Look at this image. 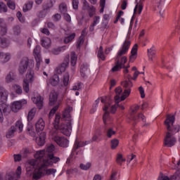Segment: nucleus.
<instances>
[{"label": "nucleus", "instance_id": "nucleus-1", "mask_svg": "<svg viewBox=\"0 0 180 180\" xmlns=\"http://www.w3.org/2000/svg\"><path fill=\"white\" fill-rule=\"evenodd\" d=\"M175 123V115H168L165 121L167 132L164 140V145L166 147H173L176 143V139L174 137V134L178 133L180 130L179 125H174Z\"/></svg>", "mask_w": 180, "mask_h": 180}, {"label": "nucleus", "instance_id": "nucleus-2", "mask_svg": "<svg viewBox=\"0 0 180 180\" xmlns=\"http://www.w3.org/2000/svg\"><path fill=\"white\" fill-rule=\"evenodd\" d=\"M44 168H46L40 160H31L26 165L27 175L32 176V179L38 180L44 175Z\"/></svg>", "mask_w": 180, "mask_h": 180}, {"label": "nucleus", "instance_id": "nucleus-3", "mask_svg": "<svg viewBox=\"0 0 180 180\" xmlns=\"http://www.w3.org/2000/svg\"><path fill=\"white\" fill-rule=\"evenodd\" d=\"M46 150H38L34 155V158L38 160L39 162L44 166L46 167H53V164H57V162H60V158L54 156V153H49L48 155V158L46 159Z\"/></svg>", "mask_w": 180, "mask_h": 180}, {"label": "nucleus", "instance_id": "nucleus-4", "mask_svg": "<svg viewBox=\"0 0 180 180\" xmlns=\"http://www.w3.org/2000/svg\"><path fill=\"white\" fill-rule=\"evenodd\" d=\"M22 103L25 105V103H27V101H26V100L22 101H14L11 107L6 103L0 104V123L4 122V115H9L11 110L15 112H18V110H20V109H22Z\"/></svg>", "mask_w": 180, "mask_h": 180}, {"label": "nucleus", "instance_id": "nucleus-5", "mask_svg": "<svg viewBox=\"0 0 180 180\" xmlns=\"http://www.w3.org/2000/svg\"><path fill=\"white\" fill-rule=\"evenodd\" d=\"M63 117L66 120V123H63L59 125V130L60 133H63L65 136H71V131H72V126L71 124V114H70V108H66L63 114Z\"/></svg>", "mask_w": 180, "mask_h": 180}, {"label": "nucleus", "instance_id": "nucleus-6", "mask_svg": "<svg viewBox=\"0 0 180 180\" xmlns=\"http://www.w3.org/2000/svg\"><path fill=\"white\" fill-rule=\"evenodd\" d=\"M131 44V41H127V39H126L122 44V49H120L118 51L117 56L115 57L117 60L115 62V65L111 69V71H112V72L120 71V70L123 68L122 66L120 65V60H119V58H120L122 56H124V54H126V53L129 51Z\"/></svg>", "mask_w": 180, "mask_h": 180}, {"label": "nucleus", "instance_id": "nucleus-7", "mask_svg": "<svg viewBox=\"0 0 180 180\" xmlns=\"http://www.w3.org/2000/svg\"><path fill=\"white\" fill-rule=\"evenodd\" d=\"M34 67V60L29 59L27 57L22 58L18 65V72L20 75H23L26 71H33L32 68Z\"/></svg>", "mask_w": 180, "mask_h": 180}, {"label": "nucleus", "instance_id": "nucleus-8", "mask_svg": "<svg viewBox=\"0 0 180 180\" xmlns=\"http://www.w3.org/2000/svg\"><path fill=\"white\" fill-rule=\"evenodd\" d=\"M58 99V94L56 91L51 92L49 95V106H53V108L49 112V117H51L52 116H54L56 114V112L58 110V108H60V103H58L57 101ZM55 105V106H54Z\"/></svg>", "mask_w": 180, "mask_h": 180}, {"label": "nucleus", "instance_id": "nucleus-9", "mask_svg": "<svg viewBox=\"0 0 180 180\" xmlns=\"http://www.w3.org/2000/svg\"><path fill=\"white\" fill-rule=\"evenodd\" d=\"M33 81H34V71L30 70L28 72H27L26 79H24L22 83L23 89L26 94H28V92L30 91L29 82H33Z\"/></svg>", "mask_w": 180, "mask_h": 180}, {"label": "nucleus", "instance_id": "nucleus-10", "mask_svg": "<svg viewBox=\"0 0 180 180\" xmlns=\"http://www.w3.org/2000/svg\"><path fill=\"white\" fill-rule=\"evenodd\" d=\"M17 130H19V131H23V123H22L21 121H17L15 123V127L12 126L10 128L6 135V139H12V137H14L15 133Z\"/></svg>", "mask_w": 180, "mask_h": 180}, {"label": "nucleus", "instance_id": "nucleus-11", "mask_svg": "<svg viewBox=\"0 0 180 180\" xmlns=\"http://www.w3.org/2000/svg\"><path fill=\"white\" fill-rule=\"evenodd\" d=\"M61 119V115L60 114H56V117L53 124V129L50 131V135L52 136L53 140H54V137H59L57 134H58V130H60L59 125L60 120Z\"/></svg>", "mask_w": 180, "mask_h": 180}, {"label": "nucleus", "instance_id": "nucleus-12", "mask_svg": "<svg viewBox=\"0 0 180 180\" xmlns=\"http://www.w3.org/2000/svg\"><path fill=\"white\" fill-rule=\"evenodd\" d=\"M139 109H140V106L136 105L134 107V108L131 110V119L134 122V123H133L134 126H136L137 121L140 119H141V120H142V122H143V123L146 122V116H144V115H143V113H139L137 115H134V113H136V112H137V110H139Z\"/></svg>", "mask_w": 180, "mask_h": 180}, {"label": "nucleus", "instance_id": "nucleus-13", "mask_svg": "<svg viewBox=\"0 0 180 180\" xmlns=\"http://www.w3.org/2000/svg\"><path fill=\"white\" fill-rule=\"evenodd\" d=\"M53 141L58 144V146L63 147V148L68 147V144L70 143L68 139L64 136H55L53 138Z\"/></svg>", "mask_w": 180, "mask_h": 180}, {"label": "nucleus", "instance_id": "nucleus-14", "mask_svg": "<svg viewBox=\"0 0 180 180\" xmlns=\"http://www.w3.org/2000/svg\"><path fill=\"white\" fill-rule=\"evenodd\" d=\"M8 95H9L8 91H6L5 88L0 86V101L3 102V103H5L4 102L8 101Z\"/></svg>", "mask_w": 180, "mask_h": 180}, {"label": "nucleus", "instance_id": "nucleus-15", "mask_svg": "<svg viewBox=\"0 0 180 180\" xmlns=\"http://www.w3.org/2000/svg\"><path fill=\"white\" fill-rule=\"evenodd\" d=\"M45 125L46 124L44 123V120H43V118H39L35 124V127L37 133L43 131V130H44Z\"/></svg>", "mask_w": 180, "mask_h": 180}, {"label": "nucleus", "instance_id": "nucleus-16", "mask_svg": "<svg viewBox=\"0 0 180 180\" xmlns=\"http://www.w3.org/2000/svg\"><path fill=\"white\" fill-rule=\"evenodd\" d=\"M32 101L34 103H35V105H37L39 109H41V108H43V99H41V96L38 95L32 97Z\"/></svg>", "mask_w": 180, "mask_h": 180}, {"label": "nucleus", "instance_id": "nucleus-17", "mask_svg": "<svg viewBox=\"0 0 180 180\" xmlns=\"http://www.w3.org/2000/svg\"><path fill=\"white\" fill-rule=\"evenodd\" d=\"M68 61L65 60L62 63L58 68H56V74H63V72H65L67 70V67H68Z\"/></svg>", "mask_w": 180, "mask_h": 180}, {"label": "nucleus", "instance_id": "nucleus-18", "mask_svg": "<svg viewBox=\"0 0 180 180\" xmlns=\"http://www.w3.org/2000/svg\"><path fill=\"white\" fill-rule=\"evenodd\" d=\"M85 146V142L84 141H79L78 140H75L73 148L72 150V153L74 154V153H75V151H77V150H78V148H81V147H84Z\"/></svg>", "mask_w": 180, "mask_h": 180}, {"label": "nucleus", "instance_id": "nucleus-19", "mask_svg": "<svg viewBox=\"0 0 180 180\" xmlns=\"http://www.w3.org/2000/svg\"><path fill=\"white\" fill-rule=\"evenodd\" d=\"M11 60V53L0 52V61L1 63H8Z\"/></svg>", "mask_w": 180, "mask_h": 180}, {"label": "nucleus", "instance_id": "nucleus-20", "mask_svg": "<svg viewBox=\"0 0 180 180\" xmlns=\"http://www.w3.org/2000/svg\"><path fill=\"white\" fill-rule=\"evenodd\" d=\"M108 109H109V105H105L103 108V111L105 112V114L103 116V123L105 124V131H106V120L109 119V112L108 111Z\"/></svg>", "mask_w": 180, "mask_h": 180}, {"label": "nucleus", "instance_id": "nucleus-21", "mask_svg": "<svg viewBox=\"0 0 180 180\" xmlns=\"http://www.w3.org/2000/svg\"><path fill=\"white\" fill-rule=\"evenodd\" d=\"M99 20H101V17L98 15L94 16V21L89 27L90 32H94L95 30V26L99 23Z\"/></svg>", "mask_w": 180, "mask_h": 180}, {"label": "nucleus", "instance_id": "nucleus-22", "mask_svg": "<svg viewBox=\"0 0 180 180\" xmlns=\"http://www.w3.org/2000/svg\"><path fill=\"white\" fill-rule=\"evenodd\" d=\"M41 52V47L39 45H37L33 51L34 58H41V55L40 54Z\"/></svg>", "mask_w": 180, "mask_h": 180}, {"label": "nucleus", "instance_id": "nucleus-23", "mask_svg": "<svg viewBox=\"0 0 180 180\" xmlns=\"http://www.w3.org/2000/svg\"><path fill=\"white\" fill-rule=\"evenodd\" d=\"M86 33V29H84L82 31V34L79 38V40L77 41V49H79L81 47V44H82V43H84V37H85Z\"/></svg>", "mask_w": 180, "mask_h": 180}, {"label": "nucleus", "instance_id": "nucleus-24", "mask_svg": "<svg viewBox=\"0 0 180 180\" xmlns=\"http://www.w3.org/2000/svg\"><path fill=\"white\" fill-rule=\"evenodd\" d=\"M11 44L9 40H7L6 38L0 37V46L2 49H6Z\"/></svg>", "mask_w": 180, "mask_h": 180}, {"label": "nucleus", "instance_id": "nucleus-25", "mask_svg": "<svg viewBox=\"0 0 180 180\" xmlns=\"http://www.w3.org/2000/svg\"><path fill=\"white\" fill-rule=\"evenodd\" d=\"M41 44L42 47L48 49L51 44V40L49 38H45L41 40Z\"/></svg>", "mask_w": 180, "mask_h": 180}, {"label": "nucleus", "instance_id": "nucleus-26", "mask_svg": "<svg viewBox=\"0 0 180 180\" xmlns=\"http://www.w3.org/2000/svg\"><path fill=\"white\" fill-rule=\"evenodd\" d=\"M58 82H60V77H58V75H54L51 79V84L53 86H56V85H58Z\"/></svg>", "mask_w": 180, "mask_h": 180}, {"label": "nucleus", "instance_id": "nucleus-27", "mask_svg": "<svg viewBox=\"0 0 180 180\" xmlns=\"http://www.w3.org/2000/svg\"><path fill=\"white\" fill-rule=\"evenodd\" d=\"M158 5V8L160 10L159 13L160 16H162L164 13V10H162V6L164 5V3L165 2V0H156Z\"/></svg>", "mask_w": 180, "mask_h": 180}, {"label": "nucleus", "instance_id": "nucleus-28", "mask_svg": "<svg viewBox=\"0 0 180 180\" xmlns=\"http://www.w3.org/2000/svg\"><path fill=\"white\" fill-rule=\"evenodd\" d=\"M33 1H30L27 4H25L22 7L23 12H27L28 11H30V9L33 8Z\"/></svg>", "mask_w": 180, "mask_h": 180}, {"label": "nucleus", "instance_id": "nucleus-29", "mask_svg": "<svg viewBox=\"0 0 180 180\" xmlns=\"http://www.w3.org/2000/svg\"><path fill=\"white\" fill-rule=\"evenodd\" d=\"M88 67H89V65H88V63H83L81 65L80 68V72H81V75L82 77H85L86 71H88Z\"/></svg>", "mask_w": 180, "mask_h": 180}, {"label": "nucleus", "instance_id": "nucleus-30", "mask_svg": "<svg viewBox=\"0 0 180 180\" xmlns=\"http://www.w3.org/2000/svg\"><path fill=\"white\" fill-rule=\"evenodd\" d=\"M15 73L10 72L6 77V81L8 84H10V82H13V81H15Z\"/></svg>", "mask_w": 180, "mask_h": 180}, {"label": "nucleus", "instance_id": "nucleus-31", "mask_svg": "<svg viewBox=\"0 0 180 180\" xmlns=\"http://www.w3.org/2000/svg\"><path fill=\"white\" fill-rule=\"evenodd\" d=\"M122 86L125 89H131L133 87V83L130 80H126L121 83Z\"/></svg>", "mask_w": 180, "mask_h": 180}, {"label": "nucleus", "instance_id": "nucleus-32", "mask_svg": "<svg viewBox=\"0 0 180 180\" xmlns=\"http://www.w3.org/2000/svg\"><path fill=\"white\" fill-rule=\"evenodd\" d=\"M27 134L31 136V137H36V132L33 129V126L30 124H28L27 127Z\"/></svg>", "mask_w": 180, "mask_h": 180}, {"label": "nucleus", "instance_id": "nucleus-33", "mask_svg": "<svg viewBox=\"0 0 180 180\" xmlns=\"http://www.w3.org/2000/svg\"><path fill=\"white\" fill-rule=\"evenodd\" d=\"M44 172H45V175H53V176H56V172H57V169H46L44 168Z\"/></svg>", "mask_w": 180, "mask_h": 180}, {"label": "nucleus", "instance_id": "nucleus-34", "mask_svg": "<svg viewBox=\"0 0 180 180\" xmlns=\"http://www.w3.org/2000/svg\"><path fill=\"white\" fill-rule=\"evenodd\" d=\"M54 4H56V0H49V3L43 6V7L45 10L50 11L54 6Z\"/></svg>", "mask_w": 180, "mask_h": 180}, {"label": "nucleus", "instance_id": "nucleus-35", "mask_svg": "<svg viewBox=\"0 0 180 180\" xmlns=\"http://www.w3.org/2000/svg\"><path fill=\"white\" fill-rule=\"evenodd\" d=\"M70 64L72 67H75L77 64V56H75V52H72L70 55Z\"/></svg>", "mask_w": 180, "mask_h": 180}, {"label": "nucleus", "instance_id": "nucleus-36", "mask_svg": "<svg viewBox=\"0 0 180 180\" xmlns=\"http://www.w3.org/2000/svg\"><path fill=\"white\" fill-rule=\"evenodd\" d=\"M36 115V109L32 108L28 113L27 115V121L32 122L33 120V118L34 117V115Z\"/></svg>", "mask_w": 180, "mask_h": 180}, {"label": "nucleus", "instance_id": "nucleus-37", "mask_svg": "<svg viewBox=\"0 0 180 180\" xmlns=\"http://www.w3.org/2000/svg\"><path fill=\"white\" fill-rule=\"evenodd\" d=\"M75 39V33H72L68 37H65L64 39V43L65 44H68V43H70V41H72Z\"/></svg>", "mask_w": 180, "mask_h": 180}, {"label": "nucleus", "instance_id": "nucleus-38", "mask_svg": "<svg viewBox=\"0 0 180 180\" xmlns=\"http://www.w3.org/2000/svg\"><path fill=\"white\" fill-rule=\"evenodd\" d=\"M100 101H101V100L99 98H97L95 101L94 104L93 105V108L90 110V113L94 114V112H96V109H97L98 106H99V102Z\"/></svg>", "mask_w": 180, "mask_h": 180}, {"label": "nucleus", "instance_id": "nucleus-39", "mask_svg": "<svg viewBox=\"0 0 180 180\" xmlns=\"http://www.w3.org/2000/svg\"><path fill=\"white\" fill-rule=\"evenodd\" d=\"M91 165H92L91 164V162H87L86 165L84 163H81L79 165V168L82 169L83 171H88V169L91 168Z\"/></svg>", "mask_w": 180, "mask_h": 180}, {"label": "nucleus", "instance_id": "nucleus-40", "mask_svg": "<svg viewBox=\"0 0 180 180\" xmlns=\"http://www.w3.org/2000/svg\"><path fill=\"white\" fill-rule=\"evenodd\" d=\"M63 82L64 86H68V82H70V75L68 73H65L63 75Z\"/></svg>", "mask_w": 180, "mask_h": 180}, {"label": "nucleus", "instance_id": "nucleus-41", "mask_svg": "<svg viewBox=\"0 0 180 180\" xmlns=\"http://www.w3.org/2000/svg\"><path fill=\"white\" fill-rule=\"evenodd\" d=\"M59 10L63 14L67 13V4L65 3H62L59 5Z\"/></svg>", "mask_w": 180, "mask_h": 180}, {"label": "nucleus", "instance_id": "nucleus-42", "mask_svg": "<svg viewBox=\"0 0 180 180\" xmlns=\"http://www.w3.org/2000/svg\"><path fill=\"white\" fill-rule=\"evenodd\" d=\"M116 162L117 163H118L119 165L122 166V162H126V159L123 158V155L122 154H118Z\"/></svg>", "mask_w": 180, "mask_h": 180}, {"label": "nucleus", "instance_id": "nucleus-43", "mask_svg": "<svg viewBox=\"0 0 180 180\" xmlns=\"http://www.w3.org/2000/svg\"><path fill=\"white\" fill-rule=\"evenodd\" d=\"M8 12V7H6V4H4V2L0 1V13Z\"/></svg>", "mask_w": 180, "mask_h": 180}, {"label": "nucleus", "instance_id": "nucleus-44", "mask_svg": "<svg viewBox=\"0 0 180 180\" xmlns=\"http://www.w3.org/2000/svg\"><path fill=\"white\" fill-rule=\"evenodd\" d=\"M13 34L15 36H19L20 34V27L19 25H15L13 27Z\"/></svg>", "mask_w": 180, "mask_h": 180}, {"label": "nucleus", "instance_id": "nucleus-45", "mask_svg": "<svg viewBox=\"0 0 180 180\" xmlns=\"http://www.w3.org/2000/svg\"><path fill=\"white\" fill-rule=\"evenodd\" d=\"M63 50H64V46L59 47L57 49H53L52 50V54H54L55 56H58V54H60V53H61Z\"/></svg>", "mask_w": 180, "mask_h": 180}, {"label": "nucleus", "instance_id": "nucleus-46", "mask_svg": "<svg viewBox=\"0 0 180 180\" xmlns=\"http://www.w3.org/2000/svg\"><path fill=\"white\" fill-rule=\"evenodd\" d=\"M119 146V140L117 139H112L111 141V148L112 150H115L116 147Z\"/></svg>", "mask_w": 180, "mask_h": 180}, {"label": "nucleus", "instance_id": "nucleus-47", "mask_svg": "<svg viewBox=\"0 0 180 180\" xmlns=\"http://www.w3.org/2000/svg\"><path fill=\"white\" fill-rule=\"evenodd\" d=\"M47 15V10L44 9L43 7V10L40 11L37 15L38 18H46Z\"/></svg>", "mask_w": 180, "mask_h": 180}, {"label": "nucleus", "instance_id": "nucleus-48", "mask_svg": "<svg viewBox=\"0 0 180 180\" xmlns=\"http://www.w3.org/2000/svg\"><path fill=\"white\" fill-rule=\"evenodd\" d=\"M137 50H139V45H137V44H135L131 49V55L137 56Z\"/></svg>", "mask_w": 180, "mask_h": 180}, {"label": "nucleus", "instance_id": "nucleus-49", "mask_svg": "<svg viewBox=\"0 0 180 180\" xmlns=\"http://www.w3.org/2000/svg\"><path fill=\"white\" fill-rule=\"evenodd\" d=\"M14 89L15 90L16 94H18V95H22V86L18 85V84H15L13 86Z\"/></svg>", "mask_w": 180, "mask_h": 180}, {"label": "nucleus", "instance_id": "nucleus-50", "mask_svg": "<svg viewBox=\"0 0 180 180\" xmlns=\"http://www.w3.org/2000/svg\"><path fill=\"white\" fill-rule=\"evenodd\" d=\"M126 63H127V57L122 56L120 60V65H122L123 68H125L124 64H126Z\"/></svg>", "mask_w": 180, "mask_h": 180}, {"label": "nucleus", "instance_id": "nucleus-51", "mask_svg": "<svg viewBox=\"0 0 180 180\" xmlns=\"http://www.w3.org/2000/svg\"><path fill=\"white\" fill-rule=\"evenodd\" d=\"M115 103H117V108H120V109H122V110H124V106H123V105L119 104V102H120L119 101H120V96H115Z\"/></svg>", "mask_w": 180, "mask_h": 180}, {"label": "nucleus", "instance_id": "nucleus-52", "mask_svg": "<svg viewBox=\"0 0 180 180\" xmlns=\"http://www.w3.org/2000/svg\"><path fill=\"white\" fill-rule=\"evenodd\" d=\"M0 27H1L0 33H1V36H5V34H6V33L8 32V29L6 28V26L4 24Z\"/></svg>", "mask_w": 180, "mask_h": 180}, {"label": "nucleus", "instance_id": "nucleus-53", "mask_svg": "<svg viewBox=\"0 0 180 180\" xmlns=\"http://www.w3.org/2000/svg\"><path fill=\"white\" fill-rule=\"evenodd\" d=\"M46 143V138L44 137V135L39 136V141L38 142L39 146H44V143Z\"/></svg>", "mask_w": 180, "mask_h": 180}, {"label": "nucleus", "instance_id": "nucleus-54", "mask_svg": "<svg viewBox=\"0 0 180 180\" xmlns=\"http://www.w3.org/2000/svg\"><path fill=\"white\" fill-rule=\"evenodd\" d=\"M137 8L139 9V14L141 13L143 11V6L141 4H136L134 9V13H136L137 12Z\"/></svg>", "mask_w": 180, "mask_h": 180}, {"label": "nucleus", "instance_id": "nucleus-55", "mask_svg": "<svg viewBox=\"0 0 180 180\" xmlns=\"http://www.w3.org/2000/svg\"><path fill=\"white\" fill-rule=\"evenodd\" d=\"M7 6L10 9H12V11H15L16 8V5H15V2L12 1V0H10V1L7 2Z\"/></svg>", "mask_w": 180, "mask_h": 180}, {"label": "nucleus", "instance_id": "nucleus-56", "mask_svg": "<svg viewBox=\"0 0 180 180\" xmlns=\"http://www.w3.org/2000/svg\"><path fill=\"white\" fill-rule=\"evenodd\" d=\"M113 134H116V131H113L112 128H109L107 130V137H108V139H110L112 136H113Z\"/></svg>", "mask_w": 180, "mask_h": 180}, {"label": "nucleus", "instance_id": "nucleus-57", "mask_svg": "<svg viewBox=\"0 0 180 180\" xmlns=\"http://www.w3.org/2000/svg\"><path fill=\"white\" fill-rule=\"evenodd\" d=\"M91 8H92V6H89V3H88V1H86V0H84L83 1V9L84 11H88V9H91Z\"/></svg>", "mask_w": 180, "mask_h": 180}, {"label": "nucleus", "instance_id": "nucleus-58", "mask_svg": "<svg viewBox=\"0 0 180 180\" xmlns=\"http://www.w3.org/2000/svg\"><path fill=\"white\" fill-rule=\"evenodd\" d=\"M79 89H82V83L78 82L76 83L75 85L73 86V91H79Z\"/></svg>", "mask_w": 180, "mask_h": 180}, {"label": "nucleus", "instance_id": "nucleus-59", "mask_svg": "<svg viewBox=\"0 0 180 180\" xmlns=\"http://www.w3.org/2000/svg\"><path fill=\"white\" fill-rule=\"evenodd\" d=\"M66 174H68V175L78 174V169H77V168L70 169L66 171Z\"/></svg>", "mask_w": 180, "mask_h": 180}, {"label": "nucleus", "instance_id": "nucleus-60", "mask_svg": "<svg viewBox=\"0 0 180 180\" xmlns=\"http://www.w3.org/2000/svg\"><path fill=\"white\" fill-rule=\"evenodd\" d=\"M6 180H17L16 178H15V174H7L6 175Z\"/></svg>", "mask_w": 180, "mask_h": 180}, {"label": "nucleus", "instance_id": "nucleus-61", "mask_svg": "<svg viewBox=\"0 0 180 180\" xmlns=\"http://www.w3.org/2000/svg\"><path fill=\"white\" fill-rule=\"evenodd\" d=\"M35 60H36L35 70H37V71H39V70H40V63H41V58H35Z\"/></svg>", "mask_w": 180, "mask_h": 180}, {"label": "nucleus", "instance_id": "nucleus-62", "mask_svg": "<svg viewBox=\"0 0 180 180\" xmlns=\"http://www.w3.org/2000/svg\"><path fill=\"white\" fill-rule=\"evenodd\" d=\"M87 11L89 12V16H90V18H92L94 15H95V7H94V6L90 7V9H88Z\"/></svg>", "mask_w": 180, "mask_h": 180}, {"label": "nucleus", "instance_id": "nucleus-63", "mask_svg": "<svg viewBox=\"0 0 180 180\" xmlns=\"http://www.w3.org/2000/svg\"><path fill=\"white\" fill-rule=\"evenodd\" d=\"M78 5H79V0H72V8L75 11L78 9Z\"/></svg>", "mask_w": 180, "mask_h": 180}, {"label": "nucleus", "instance_id": "nucleus-64", "mask_svg": "<svg viewBox=\"0 0 180 180\" xmlns=\"http://www.w3.org/2000/svg\"><path fill=\"white\" fill-rule=\"evenodd\" d=\"M55 149L56 148L54 147V145L51 144L47 147L46 152L50 153V154H53V151H54Z\"/></svg>", "mask_w": 180, "mask_h": 180}]
</instances>
